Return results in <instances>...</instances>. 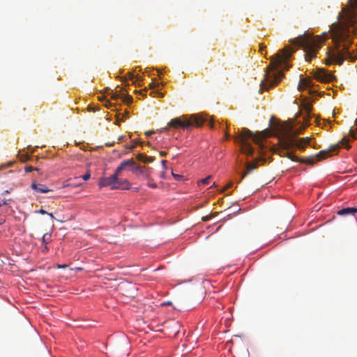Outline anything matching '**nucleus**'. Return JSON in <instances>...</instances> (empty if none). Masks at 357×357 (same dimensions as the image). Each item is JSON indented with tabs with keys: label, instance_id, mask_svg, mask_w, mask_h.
Listing matches in <instances>:
<instances>
[{
	"label": "nucleus",
	"instance_id": "f257e3e1",
	"mask_svg": "<svg viewBox=\"0 0 357 357\" xmlns=\"http://www.w3.org/2000/svg\"><path fill=\"white\" fill-rule=\"evenodd\" d=\"M356 10L357 0H348L347 7L343 8L342 13H339V22L331 25L329 34L324 32L320 36H313L305 33L289 41L294 45L301 47L305 52V59L310 61L316 56L322 43L331 37L333 45L327 50L326 64L340 66L344 61L354 62L357 59V50H351L350 47L356 31L354 26Z\"/></svg>",
	"mask_w": 357,
	"mask_h": 357
},
{
	"label": "nucleus",
	"instance_id": "f03ea898",
	"mask_svg": "<svg viewBox=\"0 0 357 357\" xmlns=\"http://www.w3.org/2000/svg\"><path fill=\"white\" fill-rule=\"evenodd\" d=\"M298 132L293 130V126L291 124L281 125L278 128L277 137L278 139L279 150L278 153L281 157H286L294 162H300L307 165H313L314 160L317 161L325 159L329 155L330 152L335 151L338 149L339 145L333 146L328 150H322L315 156H310L299 160L298 156L288 150L293 147H297L301 151H304L307 145H310L311 138L308 137L296 139Z\"/></svg>",
	"mask_w": 357,
	"mask_h": 357
},
{
	"label": "nucleus",
	"instance_id": "7ed1b4c3",
	"mask_svg": "<svg viewBox=\"0 0 357 357\" xmlns=\"http://www.w3.org/2000/svg\"><path fill=\"white\" fill-rule=\"evenodd\" d=\"M294 50L292 47L286 46L279 53L272 56L270 66L264 74V79L260 84L259 93L264 90H269L282 81L284 73L281 70H278L277 68L280 66L286 70L289 68L287 61L290 58Z\"/></svg>",
	"mask_w": 357,
	"mask_h": 357
},
{
	"label": "nucleus",
	"instance_id": "20e7f679",
	"mask_svg": "<svg viewBox=\"0 0 357 357\" xmlns=\"http://www.w3.org/2000/svg\"><path fill=\"white\" fill-rule=\"evenodd\" d=\"M264 137H265V135L262 132L254 135L250 130L243 128L241 132L235 137V141L240 144L242 153L250 155H252L254 149L248 139H252L255 144L262 149V139Z\"/></svg>",
	"mask_w": 357,
	"mask_h": 357
},
{
	"label": "nucleus",
	"instance_id": "39448f33",
	"mask_svg": "<svg viewBox=\"0 0 357 357\" xmlns=\"http://www.w3.org/2000/svg\"><path fill=\"white\" fill-rule=\"evenodd\" d=\"M208 123L211 128L213 127V121L208 118H205L200 114H192L190 116H182L181 117H176L172 119L169 123V127L174 128H181L183 129H188L191 126L200 127L204 123Z\"/></svg>",
	"mask_w": 357,
	"mask_h": 357
},
{
	"label": "nucleus",
	"instance_id": "423d86ee",
	"mask_svg": "<svg viewBox=\"0 0 357 357\" xmlns=\"http://www.w3.org/2000/svg\"><path fill=\"white\" fill-rule=\"evenodd\" d=\"M118 174L115 172L113 175L108 177L101 178L99 181V186L100 188L112 186V189L121 188L119 185H116L118 181Z\"/></svg>",
	"mask_w": 357,
	"mask_h": 357
},
{
	"label": "nucleus",
	"instance_id": "0eeeda50",
	"mask_svg": "<svg viewBox=\"0 0 357 357\" xmlns=\"http://www.w3.org/2000/svg\"><path fill=\"white\" fill-rule=\"evenodd\" d=\"M132 171L135 172L137 176L141 175L145 179H151V168L146 167L145 166L139 165L135 162V165L134 166L133 169H132Z\"/></svg>",
	"mask_w": 357,
	"mask_h": 357
},
{
	"label": "nucleus",
	"instance_id": "6e6552de",
	"mask_svg": "<svg viewBox=\"0 0 357 357\" xmlns=\"http://www.w3.org/2000/svg\"><path fill=\"white\" fill-rule=\"evenodd\" d=\"M302 110L305 112V115L303 116V129H305L306 127H307L310 125V119L311 118V109H312V105L311 104L308 102H304L301 105Z\"/></svg>",
	"mask_w": 357,
	"mask_h": 357
},
{
	"label": "nucleus",
	"instance_id": "1a4fd4ad",
	"mask_svg": "<svg viewBox=\"0 0 357 357\" xmlns=\"http://www.w3.org/2000/svg\"><path fill=\"white\" fill-rule=\"evenodd\" d=\"M314 77L317 79L322 82H328L333 79V75L324 69H319L317 71Z\"/></svg>",
	"mask_w": 357,
	"mask_h": 357
},
{
	"label": "nucleus",
	"instance_id": "9d476101",
	"mask_svg": "<svg viewBox=\"0 0 357 357\" xmlns=\"http://www.w3.org/2000/svg\"><path fill=\"white\" fill-rule=\"evenodd\" d=\"M135 165V162L133 160V159H129L123 161L120 165L116 168V173L119 175V174L126 169L127 167H131L132 169H133L134 166Z\"/></svg>",
	"mask_w": 357,
	"mask_h": 357
},
{
	"label": "nucleus",
	"instance_id": "9b49d317",
	"mask_svg": "<svg viewBox=\"0 0 357 357\" xmlns=\"http://www.w3.org/2000/svg\"><path fill=\"white\" fill-rule=\"evenodd\" d=\"M31 188L36 190L38 192L41 193H46L48 192L52 191V190L49 189L46 185L43 184H37V183H32L31 185Z\"/></svg>",
	"mask_w": 357,
	"mask_h": 357
},
{
	"label": "nucleus",
	"instance_id": "f8f14e48",
	"mask_svg": "<svg viewBox=\"0 0 357 357\" xmlns=\"http://www.w3.org/2000/svg\"><path fill=\"white\" fill-rule=\"evenodd\" d=\"M357 213V207H347L338 211L337 214L340 215H354Z\"/></svg>",
	"mask_w": 357,
	"mask_h": 357
},
{
	"label": "nucleus",
	"instance_id": "ddd939ff",
	"mask_svg": "<svg viewBox=\"0 0 357 357\" xmlns=\"http://www.w3.org/2000/svg\"><path fill=\"white\" fill-rule=\"evenodd\" d=\"M257 165L256 163H247L246 164V170L245 172L242 174L241 180L243 179L247 174L250 173L252 170L257 169Z\"/></svg>",
	"mask_w": 357,
	"mask_h": 357
},
{
	"label": "nucleus",
	"instance_id": "4468645a",
	"mask_svg": "<svg viewBox=\"0 0 357 357\" xmlns=\"http://www.w3.org/2000/svg\"><path fill=\"white\" fill-rule=\"evenodd\" d=\"M137 158L138 160L144 162V163H151L154 160V158L151 156H147L144 154H138L137 155Z\"/></svg>",
	"mask_w": 357,
	"mask_h": 357
},
{
	"label": "nucleus",
	"instance_id": "2eb2a0df",
	"mask_svg": "<svg viewBox=\"0 0 357 357\" xmlns=\"http://www.w3.org/2000/svg\"><path fill=\"white\" fill-rule=\"evenodd\" d=\"M123 102L130 104L132 102V97L130 95L126 94V95H121V97Z\"/></svg>",
	"mask_w": 357,
	"mask_h": 357
},
{
	"label": "nucleus",
	"instance_id": "dca6fc26",
	"mask_svg": "<svg viewBox=\"0 0 357 357\" xmlns=\"http://www.w3.org/2000/svg\"><path fill=\"white\" fill-rule=\"evenodd\" d=\"M127 77L128 79H130L132 81L133 84H136V82L139 80V78L137 76H135L133 73H128L127 74Z\"/></svg>",
	"mask_w": 357,
	"mask_h": 357
},
{
	"label": "nucleus",
	"instance_id": "f3484780",
	"mask_svg": "<svg viewBox=\"0 0 357 357\" xmlns=\"http://www.w3.org/2000/svg\"><path fill=\"white\" fill-rule=\"evenodd\" d=\"M19 159L22 162H26L30 160V156L27 153H21L18 155Z\"/></svg>",
	"mask_w": 357,
	"mask_h": 357
},
{
	"label": "nucleus",
	"instance_id": "a211bd4d",
	"mask_svg": "<svg viewBox=\"0 0 357 357\" xmlns=\"http://www.w3.org/2000/svg\"><path fill=\"white\" fill-rule=\"evenodd\" d=\"M349 135L354 139H357V128L356 129L351 128L349 130Z\"/></svg>",
	"mask_w": 357,
	"mask_h": 357
},
{
	"label": "nucleus",
	"instance_id": "6ab92c4d",
	"mask_svg": "<svg viewBox=\"0 0 357 357\" xmlns=\"http://www.w3.org/2000/svg\"><path fill=\"white\" fill-rule=\"evenodd\" d=\"M211 176H207L206 178H202V179H201V180L198 182V183H199V184H200V183H201V184H203V185L208 184V183H209V180H210V178H211Z\"/></svg>",
	"mask_w": 357,
	"mask_h": 357
},
{
	"label": "nucleus",
	"instance_id": "aec40b11",
	"mask_svg": "<svg viewBox=\"0 0 357 357\" xmlns=\"http://www.w3.org/2000/svg\"><path fill=\"white\" fill-rule=\"evenodd\" d=\"M50 237H51L50 234H45L42 238L43 242L45 244H47L49 242Z\"/></svg>",
	"mask_w": 357,
	"mask_h": 357
},
{
	"label": "nucleus",
	"instance_id": "412c9836",
	"mask_svg": "<svg viewBox=\"0 0 357 357\" xmlns=\"http://www.w3.org/2000/svg\"><path fill=\"white\" fill-rule=\"evenodd\" d=\"M340 144L342 145V146H345V147L348 149L350 148V146L349 145H347L348 144V139L347 138H343L340 142Z\"/></svg>",
	"mask_w": 357,
	"mask_h": 357
},
{
	"label": "nucleus",
	"instance_id": "4be33fe9",
	"mask_svg": "<svg viewBox=\"0 0 357 357\" xmlns=\"http://www.w3.org/2000/svg\"><path fill=\"white\" fill-rule=\"evenodd\" d=\"M33 170H36V171H38V169L37 167H33L31 166H26L25 168H24V171L26 172H31Z\"/></svg>",
	"mask_w": 357,
	"mask_h": 357
},
{
	"label": "nucleus",
	"instance_id": "5701e85b",
	"mask_svg": "<svg viewBox=\"0 0 357 357\" xmlns=\"http://www.w3.org/2000/svg\"><path fill=\"white\" fill-rule=\"evenodd\" d=\"M11 202H12L11 199H3L0 202V206H3V205H9Z\"/></svg>",
	"mask_w": 357,
	"mask_h": 357
},
{
	"label": "nucleus",
	"instance_id": "b1692460",
	"mask_svg": "<svg viewBox=\"0 0 357 357\" xmlns=\"http://www.w3.org/2000/svg\"><path fill=\"white\" fill-rule=\"evenodd\" d=\"M149 182L147 183V185L151 188H156L158 187L157 184L153 181L151 179L149 180Z\"/></svg>",
	"mask_w": 357,
	"mask_h": 357
},
{
	"label": "nucleus",
	"instance_id": "393cba45",
	"mask_svg": "<svg viewBox=\"0 0 357 357\" xmlns=\"http://www.w3.org/2000/svg\"><path fill=\"white\" fill-rule=\"evenodd\" d=\"M91 174L89 171H88L84 175L81 176L80 177L82 178L84 181H87L90 178Z\"/></svg>",
	"mask_w": 357,
	"mask_h": 357
},
{
	"label": "nucleus",
	"instance_id": "a878e982",
	"mask_svg": "<svg viewBox=\"0 0 357 357\" xmlns=\"http://www.w3.org/2000/svg\"><path fill=\"white\" fill-rule=\"evenodd\" d=\"M121 95L118 93L117 92H115L112 95V99L113 100H117L118 98H121Z\"/></svg>",
	"mask_w": 357,
	"mask_h": 357
},
{
	"label": "nucleus",
	"instance_id": "bb28decb",
	"mask_svg": "<svg viewBox=\"0 0 357 357\" xmlns=\"http://www.w3.org/2000/svg\"><path fill=\"white\" fill-rule=\"evenodd\" d=\"M160 83L158 82H155V81H153L152 82H151L150 84V87L151 88H153V89H155L156 87H158L159 86Z\"/></svg>",
	"mask_w": 357,
	"mask_h": 357
},
{
	"label": "nucleus",
	"instance_id": "cd10ccee",
	"mask_svg": "<svg viewBox=\"0 0 357 357\" xmlns=\"http://www.w3.org/2000/svg\"><path fill=\"white\" fill-rule=\"evenodd\" d=\"M301 82H302V83H300L298 84V89H301V84H303L305 85V86H306V87L307 86V84H308V81L307 80L302 79Z\"/></svg>",
	"mask_w": 357,
	"mask_h": 357
},
{
	"label": "nucleus",
	"instance_id": "c85d7f7f",
	"mask_svg": "<svg viewBox=\"0 0 357 357\" xmlns=\"http://www.w3.org/2000/svg\"><path fill=\"white\" fill-rule=\"evenodd\" d=\"M232 185V183H229L222 190H221V192H225L227 189L231 188Z\"/></svg>",
	"mask_w": 357,
	"mask_h": 357
},
{
	"label": "nucleus",
	"instance_id": "c756f323",
	"mask_svg": "<svg viewBox=\"0 0 357 357\" xmlns=\"http://www.w3.org/2000/svg\"><path fill=\"white\" fill-rule=\"evenodd\" d=\"M170 127H169V126L167 125V126L165 127V128H162L160 129L159 132H164V131H167L169 130Z\"/></svg>",
	"mask_w": 357,
	"mask_h": 357
},
{
	"label": "nucleus",
	"instance_id": "7c9ffc66",
	"mask_svg": "<svg viewBox=\"0 0 357 357\" xmlns=\"http://www.w3.org/2000/svg\"><path fill=\"white\" fill-rule=\"evenodd\" d=\"M105 106L107 108H110L112 106V104L109 100H107Z\"/></svg>",
	"mask_w": 357,
	"mask_h": 357
},
{
	"label": "nucleus",
	"instance_id": "2f4dec72",
	"mask_svg": "<svg viewBox=\"0 0 357 357\" xmlns=\"http://www.w3.org/2000/svg\"><path fill=\"white\" fill-rule=\"evenodd\" d=\"M68 267L67 264H58L57 268H66Z\"/></svg>",
	"mask_w": 357,
	"mask_h": 357
},
{
	"label": "nucleus",
	"instance_id": "473e14b6",
	"mask_svg": "<svg viewBox=\"0 0 357 357\" xmlns=\"http://www.w3.org/2000/svg\"><path fill=\"white\" fill-rule=\"evenodd\" d=\"M154 132H155L154 130H151V131L146 132L145 135L149 137V136H150L151 135H152Z\"/></svg>",
	"mask_w": 357,
	"mask_h": 357
},
{
	"label": "nucleus",
	"instance_id": "72a5a7b5",
	"mask_svg": "<svg viewBox=\"0 0 357 357\" xmlns=\"http://www.w3.org/2000/svg\"><path fill=\"white\" fill-rule=\"evenodd\" d=\"M172 175L176 179V180H179L180 178L181 177V176L178 175V174H175L174 173H172Z\"/></svg>",
	"mask_w": 357,
	"mask_h": 357
},
{
	"label": "nucleus",
	"instance_id": "f704fd0d",
	"mask_svg": "<svg viewBox=\"0 0 357 357\" xmlns=\"http://www.w3.org/2000/svg\"><path fill=\"white\" fill-rule=\"evenodd\" d=\"M124 183L127 185V186L123 187L122 189H129V187H128L129 183H128V181L127 180H125Z\"/></svg>",
	"mask_w": 357,
	"mask_h": 357
},
{
	"label": "nucleus",
	"instance_id": "c9c22d12",
	"mask_svg": "<svg viewBox=\"0 0 357 357\" xmlns=\"http://www.w3.org/2000/svg\"><path fill=\"white\" fill-rule=\"evenodd\" d=\"M38 213H40V214H47V212L45 211V210H43V208L40 209L38 211Z\"/></svg>",
	"mask_w": 357,
	"mask_h": 357
},
{
	"label": "nucleus",
	"instance_id": "e433bc0d",
	"mask_svg": "<svg viewBox=\"0 0 357 357\" xmlns=\"http://www.w3.org/2000/svg\"><path fill=\"white\" fill-rule=\"evenodd\" d=\"M209 219H210V218H209V217H208V216H206V217H203V218H202V220H203L204 221H207V220H208Z\"/></svg>",
	"mask_w": 357,
	"mask_h": 357
},
{
	"label": "nucleus",
	"instance_id": "4c0bfd02",
	"mask_svg": "<svg viewBox=\"0 0 357 357\" xmlns=\"http://www.w3.org/2000/svg\"><path fill=\"white\" fill-rule=\"evenodd\" d=\"M160 155H162V156H165L167 153H166V152H165V151H161V152L160 153Z\"/></svg>",
	"mask_w": 357,
	"mask_h": 357
},
{
	"label": "nucleus",
	"instance_id": "58836bf2",
	"mask_svg": "<svg viewBox=\"0 0 357 357\" xmlns=\"http://www.w3.org/2000/svg\"><path fill=\"white\" fill-rule=\"evenodd\" d=\"M47 215H50L52 218H54L53 214L52 213H47Z\"/></svg>",
	"mask_w": 357,
	"mask_h": 357
},
{
	"label": "nucleus",
	"instance_id": "ea45409f",
	"mask_svg": "<svg viewBox=\"0 0 357 357\" xmlns=\"http://www.w3.org/2000/svg\"><path fill=\"white\" fill-rule=\"evenodd\" d=\"M166 162H167L166 160H162V164L164 167H165Z\"/></svg>",
	"mask_w": 357,
	"mask_h": 357
},
{
	"label": "nucleus",
	"instance_id": "a19ab883",
	"mask_svg": "<svg viewBox=\"0 0 357 357\" xmlns=\"http://www.w3.org/2000/svg\"><path fill=\"white\" fill-rule=\"evenodd\" d=\"M266 47L261 45L260 50L262 51Z\"/></svg>",
	"mask_w": 357,
	"mask_h": 357
},
{
	"label": "nucleus",
	"instance_id": "79ce46f5",
	"mask_svg": "<svg viewBox=\"0 0 357 357\" xmlns=\"http://www.w3.org/2000/svg\"><path fill=\"white\" fill-rule=\"evenodd\" d=\"M8 193H9L8 190H5V191L3 192V195H4V194H8Z\"/></svg>",
	"mask_w": 357,
	"mask_h": 357
},
{
	"label": "nucleus",
	"instance_id": "37998d69",
	"mask_svg": "<svg viewBox=\"0 0 357 357\" xmlns=\"http://www.w3.org/2000/svg\"><path fill=\"white\" fill-rule=\"evenodd\" d=\"M104 99H105V97H100V98H99V100H104Z\"/></svg>",
	"mask_w": 357,
	"mask_h": 357
},
{
	"label": "nucleus",
	"instance_id": "c03bdc74",
	"mask_svg": "<svg viewBox=\"0 0 357 357\" xmlns=\"http://www.w3.org/2000/svg\"><path fill=\"white\" fill-rule=\"evenodd\" d=\"M105 91H110V89H109V88H106V89H105Z\"/></svg>",
	"mask_w": 357,
	"mask_h": 357
},
{
	"label": "nucleus",
	"instance_id": "a18cd8bd",
	"mask_svg": "<svg viewBox=\"0 0 357 357\" xmlns=\"http://www.w3.org/2000/svg\"><path fill=\"white\" fill-rule=\"evenodd\" d=\"M44 250H47V245H45Z\"/></svg>",
	"mask_w": 357,
	"mask_h": 357
},
{
	"label": "nucleus",
	"instance_id": "49530a36",
	"mask_svg": "<svg viewBox=\"0 0 357 357\" xmlns=\"http://www.w3.org/2000/svg\"><path fill=\"white\" fill-rule=\"evenodd\" d=\"M213 186H215V183H213V185H212V186H211V188H212V187H213Z\"/></svg>",
	"mask_w": 357,
	"mask_h": 357
},
{
	"label": "nucleus",
	"instance_id": "de8ad7c7",
	"mask_svg": "<svg viewBox=\"0 0 357 357\" xmlns=\"http://www.w3.org/2000/svg\"><path fill=\"white\" fill-rule=\"evenodd\" d=\"M158 94H159V96H162V93H158Z\"/></svg>",
	"mask_w": 357,
	"mask_h": 357
},
{
	"label": "nucleus",
	"instance_id": "09e8293b",
	"mask_svg": "<svg viewBox=\"0 0 357 357\" xmlns=\"http://www.w3.org/2000/svg\"><path fill=\"white\" fill-rule=\"evenodd\" d=\"M3 220H0V225H1L3 223Z\"/></svg>",
	"mask_w": 357,
	"mask_h": 357
}]
</instances>
